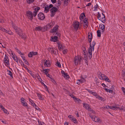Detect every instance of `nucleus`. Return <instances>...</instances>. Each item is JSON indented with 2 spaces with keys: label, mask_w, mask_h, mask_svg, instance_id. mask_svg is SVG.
Segmentation results:
<instances>
[{
  "label": "nucleus",
  "mask_w": 125,
  "mask_h": 125,
  "mask_svg": "<svg viewBox=\"0 0 125 125\" xmlns=\"http://www.w3.org/2000/svg\"><path fill=\"white\" fill-rule=\"evenodd\" d=\"M7 32H6V33H8V34H9V35H13V32L11 31H9L8 30V31H7Z\"/></svg>",
  "instance_id": "a19ab883"
},
{
  "label": "nucleus",
  "mask_w": 125,
  "mask_h": 125,
  "mask_svg": "<svg viewBox=\"0 0 125 125\" xmlns=\"http://www.w3.org/2000/svg\"><path fill=\"white\" fill-rule=\"evenodd\" d=\"M37 96L39 98L40 100H44V98L43 95L38 93H37Z\"/></svg>",
  "instance_id": "6ab92c4d"
},
{
  "label": "nucleus",
  "mask_w": 125,
  "mask_h": 125,
  "mask_svg": "<svg viewBox=\"0 0 125 125\" xmlns=\"http://www.w3.org/2000/svg\"><path fill=\"white\" fill-rule=\"evenodd\" d=\"M49 69H43V71H44V73H45V74L47 76V75L48 74V73H49Z\"/></svg>",
  "instance_id": "cd10ccee"
},
{
  "label": "nucleus",
  "mask_w": 125,
  "mask_h": 125,
  "mask_svg": "<svg viewBox=\"0 0 125 125\" xmlns=\"http://www.w3.org/2000/svg\"><path fill=\"white\" fill-rule=\"evenodd\" d=\"M35 0H26V2L28 4H30L33 3Z\"/></svg>",
  "instance_id": "c85d7f7f"
},
{
  "label": "nucleus",
  "mask_w": 125,
  "mask_h": 125,
  "mask_svg": "<svg viewBox=\"0 0 125 125\" xmlns=\"http://www.w3.org/2000/svg\"><path fill=\"white\" fill-rule=\"evenodd\" d=\"M99 8V6L97 4H96V5L94 6V10L95 11L97 10V9Z\"/></svg>",
  "instance_id": "a878e982"
},
{
  "label": "nucleus",
  "mask_w": 125,
  "mask_h": 125,
  "mask_svg": "<svg viewBox=\"0 0 125 125\" xmlns=\"http://www.w3.org/2000/svg\"><path fill=\"white\" fill-rule=\"evenodd\" d=\"M12 26L15 30V31L16 32L18 29V27L17 26H15L13 24H12Z\"/></svg>",
  "instance_id": "2f4dec72"
},
{
  "label": "nucleus",
  "mask_w": 125,
  "mask_h": 125,
  "mask_svg": "<svg viewBox=\"0 0 125 125\" xmlns=\"http://www.w3.org/2000/svg\"><path fill=\"white\" fill-rule=\"evenodd\" d=\"M42 27L41 26H38L36 27L35 28V30L36 31H41Z\"/></svg>",
  "instance_id": "c756f323"
},
{
  "label": "nucleus",
  "mask_w": 125,
  "mask_h": 125,
  "mask_svg": "<svg viewBox=\"0 0 125 125\" xmlns=\"http://www.w3.org/2000/svg\"><path fill=\"white\" fill-rule=\"evenodd\" d=\"M44 65L46 67H49L50 66V64H49V62L46 60L44 63Z\"/></svg>",
  "instance_id": "393cba45"
},
{
  "label": "nucleus",
  "mask_w": 125,
  "mask_h": 125,
  "mask_svg": "<svg viewBox=\"0 0 125 125\" xmlns=\"http://www.w3.org/2000/svg\"><path fill=\"white\" fill-rule=\"evenodd\" d=\"M8 74L10 75L11 77L13 78V77L12 72L10 70H8Z\"/></svg>",
  "instance_id": "7c9ffc66"
},
{
  "label": "nucleus",
  "mask_w": 125,
  "mask_h": 125,
  "mask_svg": "<svg viewBox=\"0 0 125 125\" xmlns=\"http://www.w3.org/2000/svg\"><path fill=\"white\" fill-rule=\"evenodd\" d=\"M46 27L45 26H44V27H42V29H41V31H47V30Z\"/></svg>",
  "instance_id": "c9c22d12"
},
{
  "label": "nucleus",
  "mask_w": 125,
  "mask_h": 125,
  "mask_svg": "<svg viewBox=\"0 0 125 125\" xmlns=\"http://www.w3.org/2000/svg\"><path fill=\"white\" fill-rule=\"evenodd\" d=\"M98 16L97 17L98 19L99 20L101 21L103 23L106 20L104 15L103 13H102V16H101L99 12H98Z\"/></svg>",
  "instance_id": "f03ea898"
},
{
  "label": "nucleus",
  "mask_w": 125,
  "mask_h": 125,
  "mask_svg": "<svg viewBox=\"0 0 125 125\" xmlns=\"http://www.w3.org/2000/svg\"><path fill=\"white\" fill-rule=\"evenodd\" d=\"M33 106L37 110H38V109H39V108L36 106V105L34 103L33 104Z\"/></svg>",
  "instance_id": "a18cd8bd"
},
{
  "label": "nucleus",
  "mask_w": 125,
  "mask_h": 125,
  "mask_svg": "<svg viewBox=\"0 0 125 125\" xmlns=\"http://www.w3.org/2000/svg\"><path fill=\"white\" fill-rule=\"evenodd\" d=\"M109 106L107 105L105 106H104L102 107L101 108V109H109Z\"/></svg>",
  "instance_id": "f704fd0d"
},
{
  "label": "nucleus",
  "mask_w": 125,
  "mask_h": 125,
  "mask_svg": "<svg viewBox=\"0 0 125 125\" xmlns=\"http://www.w3.org/2000/svg\"><path fill=\"white\" fill-rule=\"evenodd\" d=\"M50 49L51 50V53L52 54H53L54 53L55 51L53 48H50Z\"/></svg>",
  "instance_id": "58836bf2"
},
{
  "label": "nucleus",
  "mask_w": 125,
  "mask_h": 125,
  "mask_svg": "<svg viewBox=\"0 0 125 125\" xmlns=\"http://www.w3.org/2000/svg\"><path fill=\"white\" fill-rule=\"evenodd\" d=\"M12 58H13V60L14 61H15L17 63H18V59L17 58V57L16 56V55L15 54H13L12 53Z\"/></svg>",
  "instance_id": "aec40b11"
},
{
  "label": "nucleus",
  "mask_w": 125,
  "mask_h": 125,
  "mask_svg": "<svg viewBox=\"0 0 125 125\" xmlns=\"http://www.w3.org/2000/svg\"><path fill=\"white\" fill-rule=\"evenodd\" d=\"M58 38L57 36L52 37H51V41L53 42H56L57 41Z\"/></svg>",
  "instance_id": "412c9836"
},
{
  "label": "nucleus",
  "mask_w": 125,
  "mask_h": 125,
  "mask_svg": "<svg viewBox=\"0 0 125 125\" xmlns=\"http://www.w3.org/2000/svg\"><path fill=\"white\" fill-rule=\"evenodd\" d=\"M32 53V55L33 56L34 55H36L37 54L38 52H31Z\"/></svg>",
  "instance_id": "09e8293b"
},
{
  "label": "nucleus",
  "mask_w": 125,
  "mask_h": 125,
  "mask_svg": "<svg viewBox=\"0 0 125 125\" xmlns=\"http://www.w3.org/2000/svg\"><path fill=\"white\" fill-rule=\"evenodd\" d=\"M58 26H56L55 27L53 28L52 30V32H57L58 31Z\"/></svg>",
  "instance_id": "a211bd4d"
},
{
  "label": "nucleus",
  "mask_w": 125,
  "mask_h": 125,
  "mask_svg": "<svg viewBox=\"0 0 125 125\" xmlns=\"http://www.w3.org/2000/svg\"><path fill=\"white\" fill-rule=\"evenodd\" d=\"M3 111L4 112V113H6L7 114H9V112H7V110L5 109H4V110H3Z\"/></svg>",
  "instance_id": "bf43d9fd"
},
{
  "label": "nucleus",
  "mask_w": 125,
  "mask_h": 125,
  "mask_svg": "<svg viewBox=\"0 0 125 125\" xmlns=\"http://www.w3.org/2000/svg\"><path fill=\"white\" fill-rule=\"evenodd\" d=\"M72 122H73L74 123H77V120L75 119V118L73 117V118L71 120Z\"/></svg>",
  "instance_id": "72a5a7b5"
},
{
  "label": "nucleus",
  "mask_w": 125,
  "mask_h": 125,
  "mask_svg": "<svg viewBox=\"0 0 125 125\" xmlns=\"http://www.w3.org/2000/svg\"><path fill=\"white\" fill-rule=\"evenodd\" d=\"M92 35L91 33L90 34H88V41L89 42L91 43V42L92 41Z\"/></svg>",
  "instance_id": "5701e85b"
},
{
  "label": "nucleus",
  "mask_w": 125,
  "mask_h": 125,
  "mask_svg": "<svg viewBox=\"0 0 125 125\" xmlns=\"http://www.w3.org/2000/svg\"><path fill=\"white\" fill-rule=\"evenodd\" d=\"M51 1L53 4L55 3L56 1V0H51Z\"/></svg>",
  "instance_id": "774afa93"
},
{
  "label": "nucleus",
  "mask_w": 125,
  "mask_h": 125,
  "mask_svg": "<svg viewBox=\"0 0 125 125\" xmlns=\"http://www.w3.org/2000/svg\"><path fill=\"white\" fill-rule=\"evenodd\" d=\"M61 73L62 75V76L68 79L69 78V76L67 73L64 72L63 71H62L61 72Z\"/></svg>",
  "instance_id": "4468645a"
},
{
  "label": "nucleus",
  "mask_w": 125,
  "mask_h": 125,
  "mask_svg": "<svg viewBox=\"0 0 125 125\" xmlns=\"http://www.w3.org/2000/svg\"><path fill=\"white\" fill-rule=\"evenodd\" d=\"M58 49L60 50H62L63 49V46L62 45L61 43L58 42L57 43Z\"/></svg>",
  "instance_id": "2eb2a0df"
},
{
  "label": "nucleus",
  "mask_w": 125,
  "mask_h": 125,
  "mask_svg": "<svg viewBox=\"0 0 125 125\" xmlns=\"http://www.w3.org/2000/svg\"><path fill=\"white\" fill-rule=\"evenodd\" d=\"M44 9V11L46 13L49 11V9L48 7V6L47 5L45 7Z\"/></svg>",
  "instance_id": "b1692460"
},
{
  "label": "nucleus",
  "mask_w": 125,
  "mask_h": 125,
  "mask_svg": "<svg viewBox=\"0 0 125 125\" xmlns=\"http://www.w3.org/2000/svg\"><path fill=\"white\" fill-rule=\"evenodd\" d=\"M0 107L1 108V110L2 111H3L4 109H5L4 107L1 105H0Z\"/></svg>",
  "instance_id": "e2e57ef3"
},
{
  "label": "nucleus",
  "mask_w": 125,
  "mask_h": 125,
  "mask_svg": "<svg viewBox=\"0 0 125 125\" xmlns=\"http://www.w3.org/2000/svg\"><path fill=\"white\" fill-rule=\"evenodd\" d=\"M79 23L77 21H75L73 24V27L76 31H77L79 27Z\"/></svg>",
  "instance_id": "1a4fd4ad"
},
{
  "label": "nucleus",
  "mask_w": 125,
  "mask_h": 125,
  "mask_svg": "<svg viewBox=\"0 0 125 125\" xmlns=\"http://www.w3.org/2000/svg\"><path fill=\"white\" fill-rule=\"evenodd\" d=\"M90 117L95 122H98L100 121L99 118L97 117H96L95 116L91 115H90Z\"/></svg>",
  "instance_id": "9d476101"
},
{
  "label": "nucleus",
  "mask_w": 125,
  "mask_h": 125,
  "mask_svg": "<svg viewBox=\"0 0 125 125\" xmlns=\"http://www.w3.org/2000/svg\"><path fill=\"white\" fill-rule=\"evenodd\" d=\"M68 117L71 120L74 117L71 115H69L68 116Z\"/></svg>",
  "instance_id": "de8ad7c7"
},
{
  "label": "nucleus",
  "mask_w": 125,
  "mask_h": 125,
  "mask_svg": "<svg viewBox=\"0 0 125 125\" xmlns=\"http://www.w3.org/2000/svg\"><path fill=\"white\" fill-rule=\"evenodd\" d=\"M85 17V16L84 13H83L80 14L79 17V18L81 21L80 22V24L82 23V22L83 21V19Z\"/></svg>",
  "instance_id": "ddd939ff"
},
{
  "label": "nucleus",
  "mask_w": 125,
  "mask_h": 125,
  "mask_svg": "<svg viewBox=\"0 0 125 125\" xmlns=\"http://www.w3.org/2000/svg\"><path fill=\"white\" fill-rule=\"evenodd\" d=\"M1 30L5 32L6 33L7 32V31H8L7 30H6L5 28H3L2 27V29H1Z\"/></svg>",
  "instance_id": "8fccbe9b"
},
{
  "label": "nucleus",
  "mask_w": 125,
  "mask_h": 125,
  "mask_svg": "<svg viewBox=\"0 0 125 125\" xmlns=\"http://www.w3.org/2000/svg\"><path fill=\"white\" fill-rule=\"evenodd\" d=\"M99 28L102 30L101 32L102 33L104 32L105 26L104 25L102 24L101 25H100Z\"/></svg>",
  "instance_id": "4be33fe9"
},
{
  "label": "nucleus",
  "mask_w": 125,
  "mask_h": 125,
  "mask_svg": "<svg viewBox=\"0 0 125 125\" xmlns=\"http://www.w3.org/2000/svg\"><path fill=\"white\" fill-rule=\"evenodd\" d=\"M105 76V75L102 73L100 72V73L98 75V76L99 77L100 79L103 80L104 79V78Z\"/></svg>",
  "instance_id": "f3484780"
},
{
  "label": "nucleus",
  "mask_w": 125,
  "mask_h": 125,
  "mask_svg": "<svg viewBox=\"0 0 125 125\" xmlns=\"http://www.w3.org/2000/svg\"><path fill=\"white\" fill-rule=\"evenodd\" d=\"M37 12L36 10H34L33 14V16L34 17H35L37 14Z\"/></svg>",
  "instance_id": "c03bdc74"
},
{
  "label": "nucleus",
  "mask_w": 125,
  "mask_h": 125,
  "mask_svg": "<svg viewBox=\"0 0 125 125\" xmlns=\"http://www.w3.org/2000/svg\"><path fill=\"white\" fill-rule=\"evenodd\" d=\"M57 10L58 9L56 7H52L50 10L51 13L50 14L51 17H52L54 16Z\"/></svg>",
  "instance_id": "0eeeda50"
},
{
  "label": "nucleus",
  "mask_w": 125,
  "mask_h": 125,
  "mask_svg": "<svg viewBox=\"0 0 125 125\" xmlns=\"http://www.w3.org/2000/svg\"><path fill=\"white\" fill-rule=\"evenodd\" d=\"M83 107L86 109L88 110V111L91 112L94 114H95V112L90 107V106L87 103L85 104L83 103Z\"/></svg>",
  "instance_id": "7ed1b4c3"
},
{
  "label": "nucleus",
  "mask_w": 125,
  "mask_h": 125,
  "mask_svg": "<svg viewBox=\"0 0 125 125\" xmlns=\"http://www.w3.org/2000/svg\"><path fill=\"white\" fill-rule=\"evenodd\" d=\"M41 83L42 84L44 87L45 88H47V86L42 81L41 82Z\"/></svg>",
  "instance_id": "052dcab7"
},
{
  "label": "nucleus",
  "mask_w": 125,
  "mask_h": 125,
  "mask_svg": "<svg viewBox=\"0 0 125 125\" xmlns=\"http://www.w3.org/2000/svg\"><path fill=\"white\" fill-rule=\"evenodd\" d=\"M56 65H57L59 67H61V65L60 62H56Z\"/></svg>",
  "instance_id": "37998d69"
},
{
  "label": "nucleus",
  "mask_w": 125,
  "mask_h": 125,
  "mask_svg": "<svg viewBox=\"0 0 125 125\" xmlns=\"http://www.w3.org/2000/svg\"><path fill=\"white\" fill-rule=\"evenodd\" d=\"M121 89L124 93V94L125 95V88L123 87L121 88Z\"/></svg>",
  "instance_id": "6e6d98bb"
},
{
  "label": "nucleus",
  "mask_w": 125,
  "mask_h": 125,
  "mask_svg": "<svg viewBox=\"0 0 125 125\" xmlns=\"http://www.w3.org/2000/svg\"><path fill=\"white\" fill-rule=\"evenodd\" d=\"M73 98L74 99H75L78 102H80L81 101V100H80L79 99L76 97L75 96L73 97Z\"/></svg>",
  "instance_id": "e433bc0d"
},
{
  "label": "nucleus",
  "mask_w": 125,
  "mask_h": 125,
  "mask_svg": "<svg viewBox=\"0 0 125 125\" xmlns=\"http://www.w3.org/2000/svg\"><path fill=\"white\" fill-rule=\"evenodd\" d=\"M74 63L75 65H77L78 64H80L81 60V57L79 55L76 56L74 58Z\"/></svg>",
  "instance_id": "20e7f679"
},
{
  "label": "nucleus",
  "mask_w": 125,
  "mask_h": 125,
  "mask_svg": "<svg viewBox=\"0 0 125 125\" xmlns=\"http://www.w3.org/2000/svg\"><path fill=\"white\" fill-rule=\"evenodd\" d=\"M109 80V79L106 76L104 78V79L103 80H105L106 81H107L108 82H110V80L108 81Z\"/></svg>",
  "instance_id": "ea45409f"
},
{
  "label": "nucleus",
  "mask_w": 125,
  "mask_h": 125,
  "mask_svg": "<svg viewBox=\"0 0 125 125\" xmlns=\"http://www.w3.org/2000/svg\"><path fill=\"white\" fill-rule=\"evenodd\" d=\"M29 102H31V104H34V103H33V101L31 100V99L29 98Z\"/></svg>",
  "instance_id": "0e129e2a"
},
{
  "label": "nucleus",
  "mask_w": 125,
  "mask_h": 125,
  "mask_svg": "<svg viewBox=\"0 0 125 125\" xmlns=\"http://www.w3.org/2000/svg\"><path fill=\"white\" fill-rule=\"evenodd\" d=\"M28 56L29 57H31L33 56L31 52L29 53L28 54Z\"/></svg>",
  "instance_id": "49530a36"
},
{
  "label": "nucleus",
  "mask_w": 125,
  "mask_h": 125,
  "mask_svg": "<svg viewBox=\"0 0 125 125\" xmlns=\"http://www.w3.org/2000/svg\"><path fill=\"white\" fill-rule=\"evenodd\" d=\"M17 50V52H18V53H19L21 55H24V53H22L21 52V51L19 50L18 49H16Z\"/></svg>",
  "instance_id": "3c124183"
},
{
  "label": "nucleus",
  "mask_w": 125,
  "mask_h": 125,
  "mask_svg": "<svg viewBox=\"0 0 125 125\" xmlns=\"http://www.w3.org/2000/svg\"><path fill=\"white\" fill-rule=\"evenodd\" d=\"M21 57L22 58V59H23L24 61H25V60H26L25 59V56H21Z\"/></svg>",
  "instance_id": "338daca9"
},
{
  "label": "nucleus",
  "mask_w": 125,
  "mask_h": 125,
  "mask_svg": "<svg viewBox=\"0 0 125 125\" xmlns=\"http://www.w3.org/2000/svg\"><path fill=\"white\" fill-rule=\"evenodd\" d=\"M25 99L23 97H22L21 99V103L24 106H26L27 104L26 102H25Z\"/></svg>",
  "instance_id": "dca6fc26"
},
{
  "label": "nucleus",
  "mask_w": 125,
  "mask_h": 125,
  "mask_svg": "<svg viewBox=\"0 0 125 125\" xmlns=\"http://www.w3.org/2000/svg\"><path fill=\"white\" fill-rule=\"evenodd\" d=\"M75 114L76 115V116L77 117H79V113L78 111H76L75 112Z\"/></svg>",
  "instance_id": "864d4df0"
},
{
  "label": "nucleus",
  "mask_w": 125,
  "mask_h": 125,
  "mask_svg": "<svg viewBox=\"0 0 125 125\" xmlns=\"http://www.w3.org/2000/svg\"><path fill=\"white\" fill-rule=\"evenodd\" d=\"M97 35L98 37H100L101 36V31L99 30H98L97 31Z\"/></svg>",
  "instance_id": "bb28decb"
},
{
  "label": "nucleus",
  "mask_w": 125,
  "mask_h": 125,
  "mask_svg": "<svg viewBox=\"0 0 125 125\" xmlns=\"http://www.w3.org/2000/svg\"><path fill=\"white\" fill-rule=\"evenodd\" d=\"M18 34L19 35V36L21 38H26V36L25 35H23L22 33V30L20 29H18V30L15 32Z\"/></svg>",
  "instance_id": "423d86ee"
},
{
  "label": "nucleus",
  "mask_w": 125,
  "mask_h": 125,
  "mask_svg": "<svg viewBox=\"0 0 125 125\" xmlns=\"http://www.w3.org/2000/svg\"><path fill=\"white\" fill-rule=\"evenodd\" d=\"M113 108L114 110H116L118 109V108H119V107H117L116 106H113Z\"/></svg>",
  "instance_id": "13d9d810"
},
{
  "label": "nucleus",
  "mask_w": 125,
  "mask_h": 125,
  "mask_svg": "<svg viewBox=\"0 0 125 125\" xmlns=\"http://www.w3.org/2000/svg\"><path fill=\"white\" fill-rule=\"evenodd\" d=\"M38 16L39 19L41 20H43L45 18V16L43 13L40 12L38 14Z\"/></svg>",
  "instance_id": "f8f14e48"
},
{
  "label": "nucleus",
  "mask_w": 125,
  "mask_h": 125,
  "mask_svg": "<svg viewBox=\"0 0 125 125\" xmlns=\"http://www.w3.org/2000/svg\"><path fill=\"white\" fill-rule=\"evenodd\" d=\"M3 62L5 65L6 66H8L10 65V63L9 62V58L8 56L6 54L5 55Z\"/></svg>",
  "instance_id": "39448f33"
},
{
  "label": "nucleus",
  "mask_w": 125,
  "mask_h": 125,
  "mask_svg": "<svg viewBox=\"0 0 125 125\" xmlns=\"http://www.w3.org/2000/svg\"><path fill=\"white\" fill-rule=\"evenodd\" d=\"M24 63L25 64H26L27 65H29V64L28 61H27L26 60H25V61H24Z\"/></svg>",
  "instance_id": "680f3d73"
},
{
  "label": "nucleus",
  "mask_w": 125,
  "mask_h": 125,
  "mask_svg": "<svg viewBox=\"0 0 125 125\" xmlns=\"http://www.w3.org/2000/svg\"><path fill=\"white\" fill-rule=\"evenodd\" d=\"M85 59V63L87 65H88V62L87 59H87V57L86 58V56L84 57Z\"/></svg>",
  "instance_id": "5fc2aeb1"
},
{
  "label": "nucleus",
  "mask_w": 125,
  "mask_h": 125,
  "mask_svg": "<svg viewBox=\"0 0 125 125\" xmlns=\"http://www.w3.org/2000/svg\"><path fill=\"white\" fill-rule=\"evenodd\" d=\"M88 26V23L87 24H84L83 25V27L85 29L86 28H87Z\"/></svg>",
  "instance_id": "603ef678"
},
{
  "label": "nucleus",
  "mask_w": 125,
  "mask_h": 125,
  "mask_svg": "<svg viewBox=\"0 0 125 125\" xmlns=\"http://www.w3.org/2000/svg\"><path fill=\"white\" fill-rule=\"evenodd\" d=\"M26 14L28 18L31 20H32L33 19V15L31 11L28 10L27 11Z\"/></svg>",
  "instance_id": "6e6552de"
},
{
  "label": "nucleus",
  "mask_w": 125,
  "mask_h": 125,
  "mask_svg": "<svg viewBox=\"0 0 125 125\" xmlns=\"http://www.w3.org/2000/svg\"><path fill=\"white\" fill-rule=\"evenodd\" d=\"M96 44V43L94 41H93L92 44H90V47L88 50L87 52L86 49L85 47L83 46L82 47L83 54L86 56V58L87 57V55L88 56L89 58L91 59L92 57V52L94 50V46Z\"/></svg>",
  "instance_id": "f257e3e1"
},
{
  "label": "nucleus",
  "mask_w": 125,
  "mask_h": 125,
  "mask_svg": "<svg viewBox=\"0 0 125 125\" xmlns=\"http://www.w3.org/2000/svg\"><path fill=\"white\" fill-rule=\"evenodd\" d=\"M57 7H59V6L61 5V1H60L59 0L58 2V3H57Z\"/></svg>",
  "instance_id": "4c0bfd02"
},
{
  "label": "nucleus",
  "mask_w": 125,
  "mask_h": 125,
  "mask_svg": "<svg viewBox=\"0 0 125 125\" xmlns=\"http://www.w3.org/2000/svg\"><path fill=\"white\" fill-rule=\"evenodd\" d=\"M54 25V22H51L49 23L46 26H45L47 30H48L49 29L52 28Z\"/></svg>",
  "instance_id": "9b49d317"
},
{
  "label": "nucleus",
  "mask_w": 125,
  "mask_h": 125,
  "mask_svg": "<svg viewBox=\"0 0 125 125\" xmlns=\"http://www.w3.org/2000/svg\"><path fill=\"white\" fill-rule=\"evenodd\" d=\"M88 20L86 19H84L83 21V22H84V24H87L88 23Z\"/></svg>",
  "instance_id": "79ce46f5"
},
{
  "label": "nucleus",
  "mask_w": 125,
  "mask_h": 125,
  "mask_svg": "<svg viewBox=\"0 0 125 125\" xmlns=\"http://www.w3.org/2000/svg\"><path fill=\"white\" fill-rule=\"evenodd\" d=\"M47 76L49 77L51 79V80L52 79V76L51 75H50L49 74H48L47 75Z\"/></svg>",
  "instance_id": "69168bd1"
},
{
  "label": "nucleus",
  "mask_w": 125,
  "mask_h": 125,
  "mask_svg": "<svg viewBox=\"0 0 125 125\" xmlns=\"http://www.w3.org/2000/svg\"><path fill=\"white\" fill-rule=\"evenodd\" d=\"M40 9V7H36L34 9V10H36L38 12V11Z\"/></svg>",
  "instance_id": "4d7b16f0"
},
{
  "label": "nucleus",
  "mask_w": 125,
  "mask_h": 125,
  "mask_svg": "<svg viewBox=\"0 0 125 125\" xmlns=\"http://www.w3.org/2000/svg\"><path fill=\"white\" fill-rule=\"evenodd\" d=\"M122 75L124 77H125V68H124L122 71Z\"/></svg>",
  "instance_id": "473e14b6"
}]
</instances>
